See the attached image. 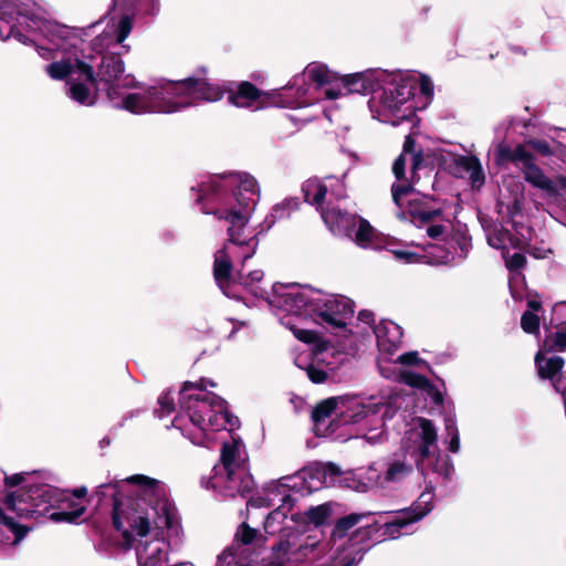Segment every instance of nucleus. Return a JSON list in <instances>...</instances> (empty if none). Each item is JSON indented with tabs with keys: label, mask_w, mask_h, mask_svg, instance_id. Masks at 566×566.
Instances as JSON below:
<instances>
[{
	"label": "nucleus",
	"mask_w": 566,
	"mask_h": 566,
	"mask_svg": "<svg viewBox=\"0 0 566 566\" xmlns=\"http://www.w3.org/2000/svg\"><path fill=\"white\" fill-rule=\"evenodd\" d=\"M292 507H275L264 522L268 534L280 533L273 546L274 559L280 564L324 562L327 566H356L364 552L355 538L360 534L370 535L374 522L371 513H352L336 523L329 538L315 530L303 534L289 532L284 523Z\"/></svg>",
	"instance_id": "obj_1"
},
{
	"label": "nucleus",
	"mask_w": 566,
	"mask_h": 566,
	"mask_svg": "<svg viewBox=\"0 0 566 566\" xmlns=\"http://www.w3.org/2000/svg\"><path fill=\"white\" fill-rule=\"evenodd\" d=\"M132 480L144 483L154 500L147 506L139 503L135 510L118 506L114 526L122 534L124 546L135 548L139 566H172L169 553L182 545L184 531L165 485L142 474Z\"/></svg>",
	"instance_id": "obj_2"
},
{
	"label": "nucleus",
	"mask_w": 566,
	"mask_h": 566,
	"mask_svg": "<svg viewBox=\"0 0 566 566\" xmlns=\"http://www.w3.org/2000/svg\"><path fill=\"white\" fill-rule=\"evenodd\" d=\"M56 509L50 514L54 522L76 523L86 511V506L49 484H35L21 488L0 503V543L15 545L25 536L28 528L20 525L11 515L38 518Z\"/></svg>",
	"instance_id": "obj_3"
},
{
	"label": "nucleus",
	"mask_w": 566,
	"mask_h": 566,
	"mask_svg": "<svg viewBox=\"0 0 566 566\" xmlns=\"http://www.w3.org/2000/svg\"><path fill=\"white\" fill-rule=\"evenodd\" d=\"M394 412L391 402L382 398L338 396L321 401L312 411V420L316 436L327 437L339 426L353 424L375 446L387 440L385 422Z\"/></svg>",
	"instance_id": "obj_4"
},
{
	"label": "nucleus",
	"mask_w": 566,
	"mask_h": 566,
	"mask_svg": "<svg viewBox=\"0 0 566 566\" xmlns=\"http://www.w3.org/2000/svg\"><path fill=\"white\" fill-rule=\"evenodd\" d=\"M214 384L207 379L185 382L178 392V410L171 424L196 446H209L214 433L232 429L238 420L228 413L227 402L207 390Z\"/></svg>",
	"instance_id": "obj_5"
},
{
	"label": "nucleus",
	"mask_w": 566,
	"mask_h": 566,
	"mask_svg": "<svg viewBox=\"0 0 566 566\" xmlns=\"http://www.w3.org/2000/svg\"><path fill=\"white\" fill-rule=\"evenodd\" d=\"M229 190H231L239 209L231 208L209 211L206 207H202L201 210L205 213H213L220 220H224L228 224L227 231L230 243L242 247L249 245L253 240H256L254 243L255 247L259 243V237L262 234V231L258 232L249 240L244 234L250 213L260 199V188L254 177L245 172L216 175L209 181L202 182L199 186L197 202L199 203L211 197H222Z\"/></svg>",
	"instance_id": "obj_6"
},
{
	"label": "nucleus",
	"mask_w": 566,
	"mask_h": 566,
	"mask_svg": "<svg viewBox=\"0 0 566 566\" xmlns=\"http://www.w3.org/2000/svg\"><path fill=\"white\" fill-rule=\"evenodd\" d=\"M269 303L290 315L311 318L333 329L344 328L354 315V303L348 297L296 284H273Z\"/></svg>",
	"instance_id": "obj_7"
},
{
	"label": "nucleus",
	"mask_w": 566,
	"mask_h": 566,
	"mask_svg": "<svg viewBox=\"0 0 566 566\" xmlns=\"http://www.w3.org/2000/svg\"><path fill=\"white\" fill-rule=\"evenodd\" d=\"M401 450L416 460L417 468L422 474L432 471L448 479L453 472L451 461L440 455L436 427L426 418L412 420L402 438Z\"/></svg>",
	"instance_id": "obj_8"
},
{
	"label": "nucleus",
	"mask_w": 566,
	"mask_h": 566,
	"mask_svg": "<svg viewBox=\"0 0 566 566\" xmlns=\"http://www.w3.org/2000/svg\"><path fill=\"white\" fill-rule=\"evenodd\" d=\"M374 333L380 353L378 359V368L380 374L385 378L398 377L402 382L426 391L427 395L436 405L442 403V394L439 391L438 388L431 385L426 377L409 370H401L398 374H396L391 371L390 368H387L384 365L385 363L392 360L394 354L399 348L402 337V331L400 326L392 321H381L379 322L378 325L375 326Z\"/></svg>",
	"instance_id": "obj_9"
},
{
	"label": "nucleus",
	"mask_w": 566,
	"mask_h": 566,
	"mask_svg": "<svg viewBox=\"0 0 566 566\" xmlns=\"http://www.w3.org/2000/svg\"><path fill=\"white\" fill-rule=\"evenodd\" d=\"M494 164L499 168H507L510 164L517 167L526 182L534 188L545 191L549 197H557L559 188L566 190V177L559 176L554 182L543 169L536 165V156L527 149L526 144H517L515 147L502 142L496 145Z\"/></svg>",
	"instance_id": "obj_10"
},
{
	"label": "nucleus",
	"mask_w": 566,
	"mask_h": 566,
	"mask_svg": "<svg viewBox=\"0 0 566 566\" xmlns=\"http://www.w3.org/2000/svg\"><path fill=\"white\" fill-rule=\"evenodd\" d=\"M181 90L189 92V101L218 102L224 94L228 102L239 108H251L256 106L261 96V90L249 81L226 82L222 86L210 83L205 77L189 76L184 78Z\"/></svg>",
	"instance_id": "obj_11"
},
{
	"label": "nucleus",
	"mask_w": 566,
	"mask_h": 566,
	"mask_svg": "<svg viewBox=\"0 0 566 566\" xmlns=\"http://www.w3.org/2000/svg\"><path fill=\"white\" fill-rule=\"evenodd\" d=\"M184 80L168 82L161 86H151L144 93L126 95L120 108L133 114L175 113L191 105L189 92L179 87Z\"/></svg>",
	"instance_id": "obj_12"
},
{
	"label": "nucleus",
	"mask_w": 566,
	"mask_h": 566,
	"mask_svg": "<svg viewBox=\"0 0 566 566\" xmlns=\"http://www.w3.org/2000/svg\"><path fill=\"white\" fill-rule=\"evenodd\" d=\"M282 324L289 327L297 339L313 345L311 353L301 354L295 358V365L305 370L313 382H324L328 375L335 371V367L327 361V358L334 355V348L322 342L313 331L291 324L290 319H282Z\"/></svg>",
	"instance_id": "obj_13"
},
{
	"label": "nucleus",
	"mask_w": 566,
	"mask_h": 566,
	"mask_svg": "<svg viewBox=\"0 0 566 566\" xmlns=\"http://www.w3.org/2000/svg\"><path fill=\"white\" fill-rule=\"evenodd\" d=\"M415 467H417L416 460L401 450L385 461L382 471L371 464L363 473L356 474L357 485H349V488L365 492L374 488L385 489L400 484L413 474Z\"/></svg>",
	"instance_id": "obj_14"
},
{
	"label": "nucleus",
	"mask_w": 566,
	"mask_h": 566,
	"mask_svg": "<svg viewBox=\"0 0 566 566\" xmlns=\"http://www.w3.org/2000/svg\"><path fill=\"white\" fill-rule=\"evenodd\" d=\"M135 475L122 480H112L97 486L95 494L102 500L112 494L114 500L113 517L118 506L124 510H135L139 503L147 506L154 500L151 492H147L144 483L132 480Z\"/></svg>",
	"instance_id": "obj_15"
},
{
	"label": "nucleus",
	"mask_w": 566,
	"mask_h": 566,
	"mask_svg": "<svg viewBox=\"0 0 566 566\" xmlns=\"http://www.w3.org/2000/svg\"><path fill=\"white\" fill-rule=\"evenodd\" d=\"M292 478L296 479V486L300 483H303L304 489L308 492L318 490L322 486H332L337 483H345L348 488L349 485H357L355 473H343L339 468L333 463L311 464L297 472L295 475H292Z\"/></svg>",
	"instance_id": "obj_16"
},
{
	"label": "nucleus",
	"mask_w": 566,
	"mask_h": 566,
	"mask_svg": "<svg viewBox=\"0 0 566 566\" xmlns=\"http://www.w3.org/2000/svg\"><path fill=\"white\" fill-rule=\"evenodd\" d=\"M202 484L221 495L235 496L237 494L244 495L249 493L253 489L254 481L247 469L229 468V470L223 471L213 467L212 474L207 480L202 479Z\"/></svg>",
	"instance_id": "obj_17"
},
{
	"label": "nucleus",
	"mask_w": 566,
	"mask_h": 566,
	"mask_svg": "<svg viewBox=\"0 0 566 566\" xmlns=\"http://www.w3.org/2000/svg\"><path fill=\"white\" fill-rule=\"evenodd\" d=\"M392 258L401 264L430 266L457 265L467 259L465 250H391Z\"/></svg>",
	"instance_id": "obj_18"
},
{
	"label": "nucleus",
	"mask_w": 566,
	"mask_h": 566,
	"mask_svg": "<svg viewBox=\"0 0 566 566\" xmlns=\"http://www.w3.org/2000/svg\"><path fill=\"white\" fill-rule=\"evenodd\" d=\"M294 488H296V479L284 476L269 483L260 495L251 497L248 503L255 507H292Z\"/></svg>",
	"instance_id": "obj_19"
},
{
	"label": "nucleus",
	"mask_w": 566,
	"mask_h": 566,
	"mask_svg": "<svg viewBox=\"0 0 566 566\" xmlns=\"http://www.w3.org/2000/svg\"><path fill=\"white\" fill-rule=\"evenodd\" d=\"M349 239L360 248H387L400 244L398 239L379 231L367 219L360 216L353 235Z\"/></svg>",
	"instance_id": "obj_20"
},
{
	"label": "nucleus",
	"mask_w": 566,
	"mask_h": 566,
	"mask_svg": "<svg viewBox=\"0 0 566 566\" xmlns=\"http://www.w3.org/2000/svg\"><path fill=\"white\" fill-rule=\"evenodd\" d=\"M237 270H241L234 264V258L228 250H217L214 254L213 275L218 286L227 296H234L232 287L237 284Z\"/></svg>",
	"instance_id": "obj_21"
},
{
	"label": "nucleus",
	"mask_w": 566,
	"mask_h": 566,
	"mask_svg": "<svg viewBox=\"0 0 566 566\" xmlns=\"http://www.w3.org/2000/svg\"><path fill=\"white\" fill-rule=\"evenodd\" d=\"M322 219L335 235L350 238L356 228L358 214L342 210L338 207L322 209Z\"/></svg>",
	"instance_id": "obj_22"
},
{
	"label": "nucleus",
	"mask_w": 566,
	"mask_h": 566,
	"mask_svg": "<svg viewBox=\"0 0 566 566\" xmlns=\"http://www.w3.org/2000/svg\"><path fill=\"white\" fill-rule=\"evenodd\" d=\"M502 258L505 262L506 269L511 272L509 280L511 295L515 300H522L523 295L518 290L517 284L523 279L521 270L524 269L526 263L525 253L522 250H503Z\"/></svg>",
	"instance_id": "obj_23"
},
{
	"label": "nucleus",
	"mask_w": 566,
	"mask_h": 566,
	"mask_svg": "<svg viewBox=\"0 0 566 566\" xmlns=\"http://www.w3.org/2000/svg\"><path fill=\"white\" fill-rule=\"evenodd\" d=\"M125 71V63L120 53L107 52L102 55L97 65V85L99 83H115Z\"/></svg>",
	"instance_id": "obj_24"
},
{
	"label": "nucleus",
	"mask_w": 566,
	"mask_h": 566,
	"mask_svg": "<svg viewBox=\"0 0 566 566\" xmlns=\"http://www.w3.org/2000/svg\"><path fill=\"white\" fill-rule=\"evenodd\" d=\"M218 470L247 469L245 468V448L242 441L231 436L230 441H224L221 451V464H217Z\"/></svg>",
	"instance_id": "obj_25"
},
{
	"label": "nucleus",
	"mask_w": 566,
	"mask_h": 566,
	"mask_svg": "<svg viewBox=\"0 0 566 566\" xmlns=\"http://www.w3.org/2000/svg\"><path fill=\"white\" fill-rule=\"evenodd\" d=\"M415 96V85L408 80L394 82L382 92V104L390 109H399L401 105Z\"/></svg>",
	"instance_id": "obj_26"
},
{
	"label": "nucleus",
	"mask_w": 566,
	"mask_h": 566,
	"mask_svg": "<svg viewBox=\"0 0 566 566\" xmlns=\"http://www.w3.org/2000/svg\"><path fill=\"white\" fill-rule=\"evenodd\" d=\"M564 359L557 355H551V352L539 348L535 356V366L537 374L543 379H551L553 384L565 376H558V373L564 367Z\"/></svg>",
	"instance_id": "obj_27"
},
{
	"label": "nucleus",
	"mask_w": 566,
	"mask_h": 566,
	"mask_svg": "<svg viewBox=\"0 0 566 566\" xmlns=\"http://www.w3.org/2000/svg\"><path fill=\"white\" fill-rule=\"evenodd\" d=\"M415 523L410 511H399L381 524V535L388 538H397L410 534Z\"/></svg>",
	"instance_id": "obj_28"
},
{
	"label": "nucleus",
	"mask_w": 566,
	"mask_h": 566,
	"mask_svg": "<svg viewBox=\"0 0 566 566\" xmlns=\"http://www.w3.org/2000/svg\"><path fill=\"white\" fill-rule=\"evenodd\" d=\"M342 82L347 93H358L361 95L373 93L376 91V87L379 86V83L367 72L344 75Z\"/></svg>",
	"instance_id": "obj_29"
},
{
	"label": "nucleus",
	"mask_w": 566,
	"mask_h": 566,
	"mask_svg": "<svg viewBox=\"0 0 566 566\" xmlns=\"http://www.w3.org/2000/svg\"><path fill=\"white\" fill-rule=\"evenodd\" d=\"M441 208L432 209L427 202L413 200L409 203V214L411 221L419 227L433 222L442 216Z\"/></svg>",
	"instance_id": "obj_30"
},
{
	"label": "nucleus",
	"mask_w": 566,
	"mask_h": 566,
	"mask_svg": "<svg viewBox=\"0 0 566 566\" xmlns=\"http://www.w3.org/2000/svg\"><path fill=\"white\" fill-rule=\"evenodd\" d=\"M327 191V186L316 177L305 180L302 185L304 201L315 206L317 209L322 208Z\"/></svg>",
	"instance_id": "obj_31"
},
{
	"label": "nucleus",
	"mask_w": 566,
	"mask_h": 566,
	"mask_svg": "<svg viewBox=\"0 0 566 566\" xmlns=\"http://www.w3.org/2000/svg\"><path fill=\"white\" fill-rule=\"evenodd\" d=\"M458 165L469 172V179L473 189L480 190L485 184V174L481 161L476 156H461Z\"/></svg>",
	"instance_id": "obj_32"
},
{
	"label": "nucleus",
	"mask_w": 566,
	"mask_h": 566,
	"mask_svg": "<svg viewBox=\"0 0 566 566\" xmlns=\"http://www.w3.org/2000/svg\"><path fill=\"white\" fill-rule=\"evenodd\" d=\"M300 208L297 198H287L272 208L271 213L265 218L264 224L269 230L276 221L290 219Z\"/></svg>",
	"instance_id": "obj_33"
},
{
	"label": "nucleus",
	"mask_w": 566,
	"mask_h": 566,
	"mask_svg": "<svg viewBox=\"0 0 566 566\" xmlns=\"http://www.w3.org/2000/svg\"><path fill=\"white\" fill-rule=\"evenodd\" d=\"M295 101L285 97L281 90H273L270 92H264L261 90V96L256 101L255 109H263L269 107H292Z\"/></svg>",
	"instance_id": "obj_34"
},
{
	"label": "nucleus",
	"mask_w": 566,
	"mask_h": 566,
	"mask_svg": "<svg viewBox=\"0 0 566 566\" xmlns=\"http://www.w3.org/2000/svg\"><path fill=\"white\" fill-rule=\"evenodd\" d=\"M433 499V488L427 486L424 491L419 495L417 501L411 505V507L406 509L405 511H410L415 522H418L432 511Z\"/></svg>",
	"instance_id": "obj_35"
},
{
	"label": "nucleus",
	"mask_w": 566,
	"mask_h": 566,
	"mask_svg": "<svg viewBox=\"0 0 566 566\" xmlns=\"http://www.w3.org/2000/svg\"><path fill=\"white\" fill-rule=\"evenodd\" d=\"M252 255H253V253H249L243 256V261L241 262V270H237V274H238L237 283L243 285L244 287H249L255 296H263L262 291L259 287L253 286L255 283L261 282V280L263 279V271L253 270V271L249 272L247 275L243 273L244 262L248 259L252 258Z\"/></svg>",
	"instance_id": "obj_36"
},
{
	"label": "nucleus",
	"mask_w": 566,
	"mask_h": 566,
	"mask_svg": "<svg viewBox=\"0 0 566 566\" xmlns=\"http://www.w3.org/2000/svg\"><path fill=\"white\" fill-rule=\"evenodd\" d=\"M234 541L243 545L261 546L265 543L264 536L258 530L243 522L237 530Z\"/></svg>",
	"instance_id": "obj_37"
},
{
	"label": "nucleus",
	"mask_w": 566,
	"mask_h": 566,
	"mask_svg": "<svg viewBox=\"0 0 566 566\" xmlns=\"http://www.w3.org/2000/svg\"><path fill=\"white\" fill-rule=\"evenodd\" d=\"M332 515V506L331 504H321L317 506L310 507L303 514V520L305 522L312 523L315 526H319L325 524Z\"/></svg>",
	"instance_id": "obj_38"
},
{
	"label": "nucleus",
	"mask_w": 566,
	"mask_h": 566,
	"mask_svg": "<svg viewBox=\"0 0 566 566\" xmlns=\"http://www.w3.org/2000/svg\"><path fill=\"white\" fill-rule=\"evenodd\" d=\"M402 154L412 155L411 168L413 171L420 169L423 165L427 164V160L430 158V154L423 155L422 150H416V139L411 135H407L405 138Z\"/></svg>",
	"instance_id": "obj_39"
},
{
	"label": "nucleus",
	"mask_w": 566,
	"mask_h": 566,
	"mask_svg": "<svg viewBox=\"0 0 566 566\" xmlns=\"http://www.w3.org/2000/svg\"><path fill=\"white\" fill-rule=\"evenodd\" d=\"M45 71L51 78L62 81L74 72V67L70 60H63L48 64Z\"/></svg>",
	"instance_id": "obj_40"
},
{
	"label": "nucleus",
	"mask_w": 566,
	"mask_h": 566,
	"mask_svg": "<svg viewBox=\"0 0 566 566\" xmlns=\"http://www.w3.org/2000/svg\"><path fill=\"white\" fill-rule=\"evenodd\" d=\"M446 429V443L448 449L452 453H457L460 450V437L457 427L455 419L453 417H447L444 420Z\"/></svg>",
	"instance_id": "obj_41"
},
{
	"label": "nucleus",
	"mask_w": 566,
	"mask_h": 566,
	"mask_svg": "<svg viewBox=\"0 0 566 566\" xmlns=\"http://www.w3.org/2000/svg\"><path fill=\"white\" fill-rule=\"evenodd\" d=\"M542 348L553 352H565L566 350V329L560 328L555 333L548 334L542 345Z\"/></svg>",
	"instance_id": "obj_42"
},
{
	"label": "nucleus",
	"mask_w": 566,
	"mask_h": 566,
	"mask_svg": "<svg viewBox=\"0 0 566 566\" xmlns=\"http://www.w3.org/2000/svg\"><path fill=\"white\" fill-rule=\"evenodd\" d=\"M42 32L51 42L55 40H67L71 34L69 27L49 21L43 24Z\"/></svg>",
	"instance_id": "obj_43"
},
{
	"label": "nucleus",
	"mask_w": 566,
	"mask_h": 566,
	"mask_svg": "<svg viewBox=\"0 0 566 566\" xmlns=\"http://www.w3.org/2000/svg\"><path fill=\"white\" fill-rule=\"evenodd\" d=\"M307 73L308 77L318 85L329 84L335 78V75L323 64L310 66Z\"/></svg>",
	"instance_id": "obj_44"
},
{
	"label": "nucleus",
	"mask_w": 566,
	"mask_h": 566,
	"mask_svg": "<svg viewBox=\"0 0 566 566\" xmlns=\"http://www.w3.org/2000/svg\"><path fill=\"white\" fill-rule=\"evenodd\" d=\"M158 406L159 407L155 410L158 418L167 417L176 411L175 397L171 396L170 391L163 392L158 397Z\"/></svg>",
	"instance_id": "obj_45"
},
{
	"label": "nucleus",
	"mask_w": 566,
	"mask_h": 566,
	"mask_svg": "<svg viewBox=\"0 0 566 566\" xmlns=\"http://www.w3.org/2000/svg\"><path fill=\"white\" fill-rule=\"evenodd\" d=\"M74 71L78 73L80 76L84 77L88 83H91L97 90V76L94 67L80 60H75V64L73 65Z\"/></svg>",
	"instance_id": "obj_46"
},
{
	"label": "nucleus",
	"mask_w": 566,
	"mask_h": 566,
	"mask_svg": "<svg viewBox=\"0 0 566 566\" xmlns=\"http://www.w3.org/2000/svg\"><path fill=\"white\" fill-rule=\"evenodd\" d=\"M70 95L72 99L76 101L80 104H88L92 105L94 102L90 101L91 92L90 88L83 83L72 84L70 87Z\"/></svg>",
	"instance_id": "obj_47"
},
{
	"label": "nucleus",
	"mask_w": 566,
	"mask_h": 566,
	"mask_svg": "<svg viewBox=\"0 0 566 566\" xmlns=\"http://www.w3.org/2000/svg\"><path fill=\"white\" fill-rule=\"evenodd\" d=\"M133 29V17L128 14H124L120 17L117 28H116V41L117 43H123Z\"/></svg>",
	"instance_id": "obj_48"
},
{
	"label": "nucleus",
	"mask_w": 566,
	"mask_h": 566,
	"mask_svg": "<svg viewBox=\"0 0 566 566\" xmlns=\"http://www.w3.org/2000/svg\"><path fill=\"white\" fill-rule=\"evenodd\" d=\"M521 326L525 333L537 334L539 331V318L535 313L526 311L522 315Z\"/></svg>",
	"instance_id": "obj_49"
},
{
	"label": "nucleus",
	"mask_w": 566,
	"mask_h": 566,
	"mask_svg": "<svg viewBox=\"0 0 566 566\" xmlns=\"http://www.w3.org/2000/svg\"><path fill=\"white\" fill-rule=\"evenodd\" d=\"M525 144L527 147L532 148L534 151L544 157L553 155V150L549 144L544 139H528L525 142Z\"/></svg>",
	"instance_id": "obj_50"
},
{
	"label": "nucleus",
	"mask_w": 566,
	"mask_h": 566,
	"mask_svg": "<svg viewBox=\"0 0 566 566\" xmlns=\"http://www.w3.org/2000/svg\"><path fill=\"white\" fill-rule=\"evenodd\" d=\"M394 361L400 363L402 365H415V366H423L426 368H429L427 363L421 360L418 357V354L416 352H410V353L399 355Z\"/></svg>",
	"instance_id": "obj_51"
},
{
	"label": "nucleus",
	"mask_w": 566,
	"mask_h": 566,
	"mask_svg": "<svg viewBox=\"0 0 566 566\" xmlns=\"http://www.w3.org/2000/svg\"><path fill=\"white\" fill-rule=\"evenodd\" d=\"M410 191H412V186L410 184H392L391 196L394 202L400 207L401 197L408 195Z\"/></svg>",
	"instance_id": "obj_52"
},
{
	"label": "nucleus",
	"mask_w": 566,
	"mask_h": 566,
	"mask_svg": "<svg viewBox=\"0 0 566 566\" xmlns=\"http://www.w3.org/2000/svg\"><path fill=\"white\" fill-rule=\"evenodd\" d=\"M392 174L397 178V180L405 179L406 174V158L403 154H400L392 164Z\"/></svg>",
	"instance_id": "obj_53"
},
{
	"label": "nucleus",
	"mask_w": 566,
	"mask_h": 566,
	"mask_svg": "<svg viewBox=\"0 0 566 566\" xmlns=\"http://www.w3.org/2000/svg\"><path fill=\"white\" fill-rule=\"evenodd\" d=\"M553 321L556 325H566V302L558 303L554 306Z\"/></svg>",
	"instance_id": "obj_54"
},
{
	"label": "nucleus",
	"mask_w": 566,
	"mask_h": 566,
	"mask_svg": "<svg viewBox=\"0 0 566 566\" xmlns=\"http://www.w3.org/2000/svg\"><path fill=\"white\" fill-rule=\"evenodd\" d=\"M446 231V227L442 224H430L427 228V234L432 239H439Z\"/></svg>",
	"instance_id": "obj_55"
},
{
	"label": "nucleus",
	"mask_w": 566,
	"mask_h": 566,
	"mask_svg": "<svg viewBox=\"0 0 566 566\" xmlns=\"http://www.w3.org/2000/svg\"><path fill=\"white\" fill-rule=\"evenodd\" d=\"M107 97L109 101H114L119 97V87L115 83L104 84Z\"/></svg>",
	"instance_id": "obj_56"
},
{
	"label": "nucleus",
	"mask_w": 566,
	"mask_h": 566,
	"mask_svg": "<svg viewBox=\"0 0 566 566\" xmlns=\"http://www.w3.org/2000/svg\"><path fill=\"white\" fill-rule=\"evenodd\" d=\"M522 201L518 198H514V200L507 206V211L511 217H515L522 212Z\"/></svg>",
	"instance_id": "obj_57"
},
{
	"label": "nucleus",
	"mask_w": 566,
	"mask_h": 566,
	"mask_svg": "<svg viewBox=\"0 0 566 566\" xmlns=\"http://www.w3.org/2000/svg\"><path fill=\"white\" fill-rule=\"evenodd\" d=\"M358 319L366 324H371L374 322V313L370 311H361L358 314Z\"/></svg>",
	"instance_id": "obj_58"
},
{
	"label": "nucleus",
	"mask_w": 566,
	"mask_h": 566,
	"mask_svg": "<svg viewBox=\"0 0 566 566\" xmlns=\"http://www.w3.org/2000/svg\"><path fill=\"white\" fill-rule=\"evenodd\" d=\"M420 91L423 95L429 96L433 94V86L429 81H422L420 84Z\"/></svg>",
	"instance_id": "obj_59"
},
{
	"label": "nucleus",
	"mask_w": 566,
	"mask_h": 566,
	"mask_svg": "<svg viewBox=\"0 0 566 566\" xmlns=\"http://www.w3.org/2000/svg\"><path fill=\"white\" fill-rule=\"evenodd\" d=\"M533 253V258L535 259H546L548 258L549 253L552 252V250H545V249H542V250H532Z\"/></svg>",
	"instance_id": "obj_60"
},
{
	"label": "nucleus",
	"mask_w": 566,
	"mask_h": 566,
	"mask_svg": "<svg viewBox=\"0 0 566 566\" xmlns=\"http://www.w3.org/2000/svg\"><path fill=\"white\" fill-rule=\"evenodd\" d=\"M325 95L328 99H336L342 95V93L340 90L327 88L325 91Z\"/></svg>",
	"instance_id": "obj_61"
},
{
	"label": "nucleus",
	"mask_w": 566,
	"mask_h": 566,
	"mask_svg": "<svg viewBox=\"0 0 566 566\" xmlns=\"http://www.w3.org/2000/svg\"><path fill=\"white\" fill-rule=\"evenodd\" d=\"M527 306L530 308L528 311L535 313L541 308V302L535 298H532L527 302Z\"/></svg>",
	"instance_id": "obj_62"
},
{
	"label": "nucleus",
	"mask_w": 566,
	"mask_h": 566,
	"mask_svg": "<svg viewBox=\"0 0 566 566\" xmlns=\"http://www.w3.org/2000/svg\"><path fill=\"white\" fill-rule=\"evenodd\" d=\"M87 493V490L85 488H81V489H77L75 490L71 496H73V499H75L76 501H80L81 499H83Z\"/></svg>",
	"instance_id": "obj_63"
},
{
	"label": "nucleus",
	"mask_w": 566,
	"mask_h": 566,
	"mask_svg": "<svg viewBox=\"0 0 566 566\" xmlns=\"http://www.w3.org/2000/svg\"><path fill=\"white\" fill-rule=\"evenodd\" d=\"M20 479H21L20 476L13 475V476L7 478V482L10 485H17L19 483Z\"/></svg>",
	"instance_id": "obj_64"
}]
</instances>
